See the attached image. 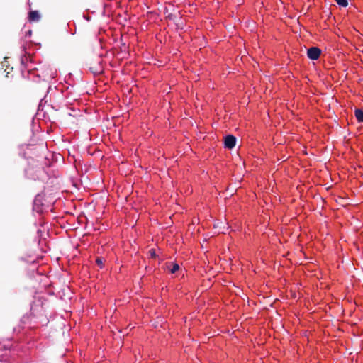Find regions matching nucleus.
Listing matches in <instances>:
<instances>
[{"label": "nucleus", "instance_id": "1", "mask_svg": "<svg viewBox=\"0 0 363 363\" xmlns=\"http://www.w3.org/2000/svg\"><path fill=\"white\" fill-rule=\"evenodd\" d=\"M90 71L94 74L98 75L103 72L104 68L101 65V60L91 62L89 66Z\"/></svg>", "mask_w": 363, "mask_h": 363}, {"label": "nucleus", "instance_id": "2", "mask_svg": "<svg viewBox=\"0 0 363 363\" xmlns=\"http://www.w3.org/2000/svg\"><path fill=\"white\" fill-rule=\"evenodd\" d=\"M321 50L318 47H311L307 50V56L309 59L315 60L320 57Z\"/></svg>", "mask_w": 363, "mask_h": 363}, {"label": "nucleus", "instance_id": "3", "mask_svg": "<svg viewBox=\"0 0 363 363\" xmlns=\"http://www.w3.org/2000/svg\"><path fill=\"white\" fill-rule=\"evenodd\" d=\"M236 144V138L232 135H228L224 138V145L225 148L233 149Z\"/></svg>", "mask_w": 363, "mask_h": 363}, {"label": "nucleus", "instance_id": "4", "mask_svg": "<svg viewBox=\"0 0 363 363\" xmlns=\"http://www.w3.org/2000/svg\"><path fill=\"white\" fill-rule=\"evenodd\" d=\"M40 19V15L38 11H30L28 12V20L30 23L38 22Z\"/></svg>", "mask_w": 363, "mask_h": 363}, {"label": "nucleus", "instance_id": "5", "mask_svg": "<svg viewBox=\"0 0 363 363\" xmlns=\"http://www.w3.org/2000/svg\"><path fill=\"white\" fill-rule=\"evenodd\" d=\"M354 115L359 122H363V109H355Z\"/></svg>", "mask_w": 363, "mask_h": 363}, {"label": "nucleus", "instance_id": "6", "mask_svg": "<svg viewBox=\"0 0 363 363\" xmlns=\"http://www.w3.org/2000/svg\"><path fill=\"white\" fill-rule=\"evenodd\" d=\"M174 23L176 24L177 27L180 29H182L184 25V21L180 16H179Z\"/></svg>", "mask_w": 363, "mask_h": 363}, {"label": "nucleus", "instance_id": "7", "mask_svg": "<svg viewBox=\"0 0 363 363\" xmlns=\"http://www.w3.org/2000/svg\"><path fill=\"white\" fill-rule=\"evenodd\" d=\"M170 264L172 265V267L169 269L172 274L175 273L179 269V265L177 263H170Z\"/></svg>", "mask_w": 363, "mask_h": 363}, {"label": "nucleus", "instance_id": "8", "mask_svg": "<svg viewBox=\"0 0 363 363\" xmlns=\"http://www.w3.org/2000/svg\"><path fill=\"white\" fill-rule=\"evenodd\" d=\"M336 3L343 7H346L348 5L347 0H335Z\"/></svg>", "mask_w": 363, "mask_h": 363}, {"label": "nucleus", "instance_id": "9", "mask_svg": "<svg viewBox=\"0 0 363 363\" xmlns=\"http://www.w3.org/2000/svg\"><path fill=\"white\" fill-rule=\"evenodd\" d=\"M96 264L100 267V268H102L103 266H104V264H103V259L101 258V257H97L96 259Z\"/></svg>", "mask_w": 363, "mask_h": 363}, {"label": "nucleus", "instance_id": "10", "mask_svg": "<svg viewBox=\"0 0 363 363\" xmlns=\"http://www.w3.org/2000/svg\"><path fill=\"white\" fill-rule=\"evenodd\" d=\"M178 17L179 16L177 15L173 14V13L169 14L168 16H167V18L169 20H172L173 21H176Z\"/></svg>", "mask_w": 363, "mask_h": 363}, {"label": "nucleus", "instance_id": "11", "mask_svg": "<svg viewBox=\"0 0 363 363\" xmlns=\"http://www.w3.org/2000/svg\"><path fill=\"white\" fill-rule=\"evenodd\" d=\"M149 253L150 254L152 257H156L155 250L154 249L150 250H149Z\"/></svg>", "mask_w": 363, "mask_h": 363}]
</instances>
